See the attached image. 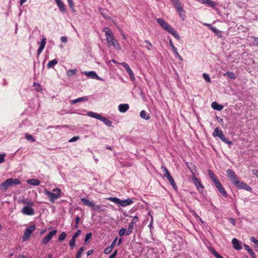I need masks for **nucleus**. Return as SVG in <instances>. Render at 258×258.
<instances>
[{
    "label": "nucleus",
    "instance_id": "f257e3e1",
    "mask_svg": "<svg viewBox=\"0 0 258 258\" xmlns=\"http://www.w3.org/2000/svg\"><path fill=\"white\" fill-rule=\"evenodd\" d=\"M106 38V41L109 46H112L117 50H120L121 47L118 41L115 37L112 31L108 27H105L103 31Z\"/></svg>",
    "mask_w": 258,
    "mask_h": 258
},
{
    "label": "nucleus",
    "instance_id": "f03ea898",
    "mask_svg": "<svg viewBox=\"0 0 258 258\" xmlns=\"http://www.w3.org/2000/svg\"><path fill=\"white\" fill-rule=\"evenodd\" d=\"M208 174L210 179L213 181L214 185L218 189L219 192L222 195L223 197L224 198H226L227 197V194L223 186L221 183L220 181L217 178V176L215 175L214 172L212 171L211 170H208Z\"/></svg>",
    "mask_w": 258,
    "mask_h": 258
},
{
    "label": "nucleus",
    "instance_id": "7ed1b4c3",
    "mask_svg": "<svg viewBox=\"0 0 258 258\" xmlns=\"http://www.w3.org/2000/svg\"><path fill=\"white\" fill-rule=\"evenodd\" d=\"M158 24L165 31L172 34L177 40L180 39V37L178 33L168 23L162 18H158L157 19Z\"/></svg>",
    "mask_w": 258,
    "mask_h": 258
},
{
    "label": "nucleus",
    "instance_id": "20e7f679",
    "mask_svg": "<svg viewBox=\"0 0 258 258\" xmlns=\"http://www.w3.org/2000/svg\"><path fill=\"white\" fill-rule=\"evenodd\" d=\"M44 194L48 197L49 201L51 203H54L56 200L61 197L63 194L58 188H53L51 191L45 189Z\"/></svg>",
    "mask_w": 258,
    "mask_h": 258
},
{
    "label": "nucleus",
    "instance_id": "39448f33",
    "mask_svg": "<svg viewBox=\"0 0 258 258\" xmlns=\"http://www.w3.org/2000/svg\"><path fill=\"white\" fill-rule=\"evenodd\" d=\"M21 181L19 179L10 178L0 184V189L2 191H6L9 187L20 184Z\"/></svg>",
    "mask_w": 258,
    "mask_h": 258
},
{
    "label": "nucleus",
    "instance_id": "423d86ee",
    "mask_svg": "<svg viewBox=\"0 0 258 258\" xmlns=\"http://www.w3.org/2000/svg\"><path fill=\"white\" fill-rule=\"evenodd\" d=\"M212 136L214 137H219L221 141L228 144L229 146H230L233 144L232 141H230L228 138L225 137L222 131L219 128V127L215 128L212 133Z\"/></svg>",
    "mask_w": 258,
    "mask_h": 258
},
{
    "label": "nucleus",
    "instance_id": "0eeeda50",
    "mask_svg": "<svg viewBox=\"0 0 258 258\" xmlns=\"http://www.w3.org/2000/svg\"><path fill=\"white\" fill-rule=\"evenodd\" d=\"M87 115L90 117H92L97 119L101 120L103 123L107 125L108 126H111L112 125V121L109 120L107 118L102 116L101 115L93 112H88L87 113Z\"/></svg>",
    "mask_w": 258,
    "mask_h": 258
},
{
    "label": "nucleus",
    "instance_id": "6e6552de",
    "mask_svg": "<svg viewBox=\"0 0 258 258\" xmlns=\"http://www.w3.org/2000/svg\"><path fill=\"white\" fill-rule=\"evenodd\" d=\"M56 230H53L49 232V233L41 240V244L42 245L47 244L51 240L53 236L56 234Z\"/></svg>",
    "mask_w": 258,
    "mask_h": 258
},
{
    "label": "nucleus",
    "instance_id": "1a4fd4ad",
    "mask_svg": "<svg viewBox=\"0 0 258 258\" xmlns=\"http://www.w3.org/2000/svg\"><path fill=\"white\" fill-rule=\"evenodd\" d=\"M35 229L36 226L35 225H32L27 227L23 236V240L25 241L30 237L32 233L35 231Z\"/></svg>",
    "mask_w": 258,
    "mask_h": 258
},
{
    "label": "nucleus",
    "instance_id": "9d476101",
    "mask_svg": "<svg viewBox=\"0 0 258 258\" xmlns=\"http://www.w3.org/2000/svg\"><path fill=\"white\" fill-rule=\"evenodd\" d=\"M227 176L232 184L237 183L238 178L235 173L232 169H228L227 171Z\"/></svg>",
    "mask_w": 258,
    "mask_h": 258
},
{
    "label": "nucleus",
    "instance_id": "9b49d317",
    "mask_svg": "<svg viewBox=\"0 0 258 258\" xmlns=\"http://www.w3.org/2000/svg\"><path fill=\"white\" fill-rule=\"evenodd\" d=\"M33 206H25L21 210V212L26 215L32 216L35 213L34 209L33 208Z\"/></svg>",
    "mask_w": 258,
    "mask_h": 258
},
{
    "label": "nucleus",
    "instance_id": "f8f14e48",
    "mask_svg": "<svg viewBox=\"0 0 258 258\" xmlns=\"http://www.w3.org/2000/svg\"><path fill=\"white\" fill-rule=\"evenodd\" d=\"M192 180L198 190L200 192H202L204 186L202 184L201 181L195 177L192 178Z\"/></svg>",
    "mask_w": 258,
    "mask_h": 258
},
{
    "label": "nucleus",
    "instance_id": "ddd939ff",
    "mask_svg": "<svg viewBox=\"0 0 258 258\" xmlns=\"http://www.w3.org/2000/svg\"><path fill=\"white\" fill-rule=\"evenodd\" d=\"M60 12L64 13L66 11L64 4L61 0H54Z\"/></svg>",
    "mask_w": 258,
    "mask_h": 258
},
{
    "label": "nucleus",
    "instance_id": "4468645a",
    "mask_svg": "<svg viewBox=\"0 0 258 258\" xmlns=\"http://www.w3.org/2000/svg\"><path fill=\"white\" fill-rule=\"evenodd\" d=\"M237 183H234V185L236 186L237 187L241 189H246L247 190H251L250 187L248 186L247 184L243 182H240L238 180Z\"/></svg>",
    "mask_w": 258,
    "mask_h": 258
},
{
    "label": "nucleus",
    "instance_id": "2eb2a0df",
    "mask_svg": "<svg viewBox=\"0 0 258 258\" xmlns=\"http://www.w3.org/2000/svg\"><path fill=\"white\" fill-rule=\"evenodd\" d=\"M46 43V38L44 37L42 39L40 43V46L37 51V53L39 55L43 50Z\"/></svg>",
    "mask_w": 258,
    "mask_h": 258
},
{
    "label": "nucleus",
    "instance_id": "dca6fc26",
    "mask_svg": "<svg viewBox=\"0 0 258 258\" xmlns=\"http://www.w3.org/2000/svg\"><path fill=\"white\" fill-rule=\"evenodd\" d=\"M232 243L233 244V247L235 249L240 250L242 249V246L239 241L236 238H233L232 240Z\"/></svg>",
    "mask_w": 258,
    "mask_h": 258
},
{
    "label": "nucleus",
    "instance_id": "f3484780",
    "mask_svg": "<svg viewBox=\"0 0 258 258\" xmlns=\"http://www.w3.org/2000/svg\"><path fill=\"white\" fill-rule=\"evenodd\" d=\"M175 9L177 11V12L178 13V14L180 16V17L181 18L182 20L183 21L184 20L185 17V12L183 10V6H182L180 7H178V8H177Z\"/></svg>",
    "mask_w": 258,
    "mask_h": 258
},
{
    "label": "nucleus",
    "instance_id": "a211bd4d",
    "mask_svg": "<svg viewBox=\"0 0 258 258\" xmlns=\"http://www.w3.org/2000/svg\"><path fill=\"white\" fill-rule=\"evenodd\" d=\"M84 74L89 78L99 79V77L94 71L84 72Z\"/></svg>",
    "mask_w": 258,
    "mask_h": 258
},
{
    "label": "nucleus",
    "instance_id": "6ab92c4d",
    "mask_svg": "<svg viewBox=\"0 0 258 258\" xmlns=\"http://www.w3.org/2000/svg\"><path fill=\"white\" fill-rule=\"evenodd\" d=\"M133 201L131 199H127L124 200H120L119 205L122 207H125L132 204Z\"/></svg>",
    "mask_w": 258,
    "mask_h": 258
},
{
    "label": "nucleus",
    "instance_id": "aec40b11",
    "mask_svg": "<svg viewBox=\"0 0 258 258\" xmlns=\"http://www.w3.org/2000/svg\"><path fill=\"white\" fill-rule=\"evenodd\" d=\"M212 107L216 110L221 111L223 109L224 106L222 105L219 104L216 102H213L211 104Z\"/></svg>",
    "mask_w": 258,
    "mask_h": 258
},
{
    "label": "nucleus",
    "instance_id": "412c9836",
    "mask_svg": "<svg viewBox=\"0 0 258 258\" xmlns=\"http://www.w3.org/2000/svg\"><path fill=\"white\" fill-rule=\"evenodd\" d=\"M19 203L26 205V206H34V202L28 199H23L21 200H19Z\"/></svg>",
    "mask_w": 258,
    "mask_h": 258
},
{
    "label": "nucleus",
    "instance_id": "4be33fe9",
    "mask_svg": "<svg viewBox=\"0 0 258 258\" xmlns=\"http://www.w3.org/2000/svg\"><path fill=\"white\" fill-rule=\"evenodd\" d=\"M129 109L127 104H121L118 106V110L121 112H125Z\"/></svg>",
    "mask_w": 258,
    "mask_h": 258
},
{
    "label": "nucleus",
    "instance_id": "5701e85b",
    "mask_svg": "<svg viewBox=\"0 0 258 258\" xmlns=\"http://www.w3.org/2000/svg\"><path fill=\"white\" fill-rule=\"evenodd\" d=\"M161 169L162 170V172L163 173V177L168 178L171 176L169 171L165 166L163 165L161 166Z\"/></svg>",
    "mask_w": 258,
    "mask_h": 258
},
{
    "label": "nucleus",
    "instance_id": "b1692460",
    "mask_svg": "<svg viewBox=\"0 0 258 258\" xmlns=\"http://www.w3.org/2000/svg\"><path fill=\"white\" fill-rule=\"evenodd\" d=\"M88 100V97L87 96H83L82 97H80L76 99H74L71 101V104H74L78 102L86 101Z\"/></svg>",
    "mask_w": 258,
    "mask_h": 258
},
{
    "label": "nucleus",
    "instance_id": "393cba45",
    "mask_svg": "<svg viewBox=\"0 0 258 258\" xmlns=\"http://www.w3.org/2000/svg\"><path fill=\"white\" fill-rule=\"evenodd\" d=\"M244 247L248 251L250 255L252 258H256L255 253L253 251L252 249L248 245L244 244Z\"/></svg>",
    "mask_w": 258,
    "mask_h": 258
},
{
    "label": "nucleus",
    "instance_id": "a878e982",
    "mask_svg": "<svg viewBox=\"0 0 258 258\" xmlns=\"http://www.w3.org/2000/svg\"><path fill=\"white\" fill-rule=\"evenodd\" d=\"M81 201L85 205L88 207L92 208V206H94V203L93 202L90 201L89 200L85 198H81Z\"/></svg>",
    "mask_w": 258,
    "mask_h": 258
},
{
    "label": "nucleus",
    "instance_id": "bb28decb",
    "mask_svg": "<svg viewBox=\"0 0 258 258\" xmlns=\"http://www.w3.org/2000/svg\"><path fill=\"white\" fill-rule=\"evenodd\" d=\"M27 182L29 184L35 185V186L39 185L40 183V181L38 179H33V178L29 179L27 181Z\"/></svg>",
    "mask_w": 258,
    "mask_h": 258
},
{
    "label": "nucleus",
    "instance_id": "cd10ccee",
    "mask_svg": "<svg viewBox=\"0 0 258 258\" xmlns=\"http://www.w3.org/2000/svg\"><path fill=\"white\" fill-rule=\"evenodd\" d=\"M141 118L146 120H148L150 118V116L149 114H147L146 111L144 110H142L140 113Z\"/></svg>",
    "mask_w": 258,
    "mask_h": 258
},
{
    "label": "nucleus",
    "instance_id": "c85d7f7f",
    "mask_svg": "<svg viewBox=\"0 0 258 258\" xmlns=\"http://www.w3.org/2000/svg\"><path fill=\"white\" fill-rule=\"evenodd\" d=\"M167 179L168 180V181L170 183L171 185L173 187L174 189H175V190H177L178 189V187H177V186L176 184V183L175 182L173 178V177L172 176H171V177L167 178Z\"/></svg>",
    "mask_w": 258,
    "mask_h": 258
},
{
    "label": "nucleus",
    "instance_id": "c756f323",
    "mask_svg": "<svg viewBox=\"0 0 258 258\" xmlns=\"http://www.w3.org/2000/svg\"><path fill=\"white\" fill-rule=\"evenodd\" d=\"M167 179L168 180V181L170 183L171 185L173 187L174 189H175V190H177L178 189V187H177V186L176 184V183L175 182L173 178V177L172 176H171V177L167 178Z\"/></svg>",
    "mask_w": 258,
    "mask_h": 258
},
{
    "label": "nucleus",
    "instance_id": "7c9ffc66",
    "mask_svg": "<svg viewBox=\"0 0 258 258\" xmlns=\"http://www.w3.org/2000/svg\"><path fill=\"white\" fill-rule=\"evenodd\" d=\"M58 63V60L57 59H54L51 61H50L47 64V68L48 69H50L52 68L55 64Z\"/></svg>",
    "mask_w": 258,
    "mask_h": 258
},
{
    "label": "nucleus",
    "instance_id": "2f4dec72",
    "mask_svg": "<svg viewBox=\"0 0 258 258\" xmlns=\"http://www.w3.org/2000/svg\"><path fill=\"white\" fill-rule=\"evenodd\" d=\"M134 225L135 224L132 222L129 223L128 227L126 232V235H129L132 233Z\"/></svg>",
    "mask_w": 258,
    "mask_h": 258
},
{
    "label": "nucleus",
    "instance_id": "473e14b6",
    "mask_svg": "<svg viewBox=\"0 0 258 258\" xmlns=\"http://www.w3.org/2000/svg\"><path fill=\"white\" fill-rule=\"evenodd\" d=\"M174 7L176 9L178 7L183 6L179 0H170Z\"/></svg>",
    "mask_w": 258,
    "mask_h": 258
},
{
    "label": "nucleus",
    "instance_id": "72a5a7b5",
    "mask_svg": "<svg viewBox=\"0 0 258 258\" xmlns=\"http://www.w3.org/2000/svg\"><path fill=\"white\" fill-rule=\"evenodd\" d=\"M77 72V70L76 69H71L67 71V75L68 77H72L75 74H76Z\"/></svg>",
    "mask_w": 258,
    "mask_h": 258
},
{
    "label": "nucleus",
    "instance_id": "f704fd0d",
    "mask_svg": "<svg viewBox=\"0 0 258 258\" xmlns=\"http://www.w3.org/2000/svg\"><path fill=\"white\" fill-rule=\"evenodd\" d=\"M85 249V246H81L77 253L76 258H81L82 253L83 252Z\"/></svg>",
    "mask_w": 258,
    "mask_h": 258
},
{
    "label": "nucleus",
    "instance_id": "c9c22d12",
    "mask_svg": "<svg viewBox=\"0 0 258 258\" xmlns=\"http://www.w3.org/2000/svg\"><path fill=\"white\" fill-rule=\"evenodd\" d=\"M67 234L65 232H62L61 233V234L59 235V236L58 237V241L59 242L63 241L66 238Z\"/></svg>",
    "mask_w": 258,
    "mask_h": 258
},
{
    "label": "nucleus",
    "instance_id": "e433bc0d",
    "mask_svg": "<svg viewBox=\"0 0 258 258\" xmlns=\"http://www.w3.org/2000/svg\"><path fill=\"white\" fill-rule=\"evenodd\" d=\"M128 74L130 76V79L132 81H134L135 80V77L134 76V74L131 69L130 68L128 70L126 71Z\"/></svg>",
    "mask_w": 258,
    "mask_h": 258
},
{
    "label": "nucleus",
    "instance_id": "4c0bfd02",
    "mask_svg": "<svg viewBox=\"0 0 258 258\" xmlns=\"http://www.w3.org/2000/svg\"><path fill=\"white\" fill-rule=\"evenodd\" d=\"M67 1H68L69 6L70 9L72 10V11L73 12H75L76 11V10L75 9V5L73 2V0H67Z\"/></svg>",
    "mask_w": 258,
    "mask_h": 258
},
{
    "label": "nucleus",
    "instance_id": "58836bf2",
    "mask_svg": "<svg viewBox=\"0 0 258 258\" xmlns=\"http://www.w3.org/2000/svg\"><path fill=\"white\" fill-rule=\"evenodd\" d=\"M92 209L94 211H99V212H101L104 210L103 209H101V206L96 205L94 203V206H92Z\"/></svg>",
    "mask_w": 258,
    "mask_h": 258
},
{
    "label": "nucleus",
    "instance_id": "ea45409f",
    "mask_svg": "<svg viewBox=\"0 0 258 258\" xmlns=\"http://www.w3.org/2000/svg\"><path fill=\"white\" fill-rule=\"evenodd\" d=\"M25 138L28 140L31 141V142H34L35 141V139L34 137L30 134H29L28 133L25 134Z\"/></svg>",
    "mask_w": 258,
    "mask_h": 258
},
{
    "label": "nucleus",
    "instance_id": "a19ab883",
    "mask_svg": "<svg viewBox=\"0 0 258 258\" xmlns=\"http://www.w3.org/2000/svg\"><path fill=\"white\" fill-rule=\"evenodd\" d=\"M211 253L216 257V258H224L222 256L220 255L214 248H212L210 250Z\"/></svg>",
    "mask_w": 258,
    "mask_h": 258
},
{
    "label": "nucleus",
    "instance_id": "79ce46f5",
    "mask_svg": "<svg viewBox=\"0 0 258 258\" xmlns=\"http://www.w3.org/2000/svg\"><path fill=\"white\" fill-rule=\"evenodd\" d=\"M224 75H227L229 78L232 79H235V75L233 72H227L226 74Z\"/></svg>",
    "mask_w": 258,
    "mask_h": 258
},
{
    "label": "nucleus",
    "instance_id": "37998d69",
    "mask_svg": "<svg viewBox=\"0 0 258 258\" xmlns=\"http://www.w3.org/2000/svg\"><path fill=\"white\" fill-rule=\"evenodd\" d=\"M33 86L35 88V90L37 91L40 92V91H42V88H41V86L39 84H38V83H35V82L34 83Z\"/></svg>",
    "mask_w": 258,
    "mask_h": 258
},
{
    "label": "nucleus",
    "instance_id": "c03bdc74",
    "mask_svg": "<svg viewBox=\"0 0 258 258\" xmlns=\"http://www.w3.org/2000/svg\"><path fill=\"white\" fill-rule=\"evenodd\" d=\"M69 245L73 249L76 245V240L72 238L69 242Z\"/></svg>",
    "mask_w": 258,
    "mask_h": 258
},
{
    "label": "nucleus",
    "instance_id": "a18cd8bd",
    "mask_svg": "<svg viewBox=\"0 0 258 258\" xmlns=\"http://www.w3.org/2000/svg\"><path fill=\"white\" fill-rule=\"evenodd\" d=\"M207 5H208L209 6H210L212 8H214L215 6H216V3L211 0H208V2H207Z\"/></svg>",
    "mask_w": 258,
    "mask_h": 258
},
{
    "label": "nucleus",
    "instance_id": "49530a36",
    "mask_svg": "<svg viewBox=\"0 0 258 258\" xmlns=\"http://www.w3.org/2000/svg\"><path fill=\"white\" fill-rule=\"evenodd\" d=\"M109 200H110L111 202H114V203H117L118 205H119L120 199H119L117 198L114 197V198H110Z\"/></svg>",
    "mask_w": 258,
    "mask_h": 258
},
{
    "label": "nucleus",
    "instance_id": "de8ad7c7",
    "mask_svg": "<svg viewBox=\"0 0 258 258\" xmlns=\"http://www.w3.org/2000/svg\"><path fill=\"white\" fill-rule=\"evenodd\" d=\"M126 229L123 228H121L119 231V232H118V234L120 236H122L124 235L125 233H126Z\"/></svg>",
    "mask_w": 258,
    "mask_h": 258
},
{
    "label": "nucleus",
    "instance_id": "09e8293b",
    "mask_svg": "<svg viewBox=\"0 0 258 258\" xmlns=\"http://www.w3.org/2000/svg\"><path fill=\"white\" fill-rule=\"evenodd\" d=\"M81 233V230H78L72 236V238L76 240V238Z\"/></svg>",
    "mask_w": 258,
    "mask_h": 258
},
{
    "label": "nucleus",
    "instance_id": "8fccbe9b",
    "mask_svg": "<svg viewBox=\"0 0 258 258\" xmlns=\"http://www.w3.org/2000/svg\"><path fill=\"white\" fill-rule=\"evenodd\" d=\"M145 42L148 45V46L147 47V49L148 50H150L151 49V48L153 47V45L152 44V43L150 42V41L147 40H145Z\"/></svg>",
    "mask_w": 258,
    "mask_h": 258
},
{
    "label": "nucleus",
    "instance_id": "3c124183",
    "mask_svg": "<svg viewBox=\"0 0 258 258\" xmlns=\"http://www.w3.org/2000/svg\"><path fill=\"white\" fill-rule=\"evenodd\" d=\"M203 78H204V79L206 80V81H207L208 82H211V79H210V78L209 75L205 73L203 75Z\"/></svg>",
    "mask_w": 258,
    "mask_h": 258
},
{
    "label": "nucleus",
    "instance_id": "603ef678",
    "mask_svg": "<svg viewBox=\"0 0 258 258\" xmlns=\"http://www.w3.org/2000/svg\"><path fill=\"white\" fill-rule=\"evenodd\" d=\"M112 250V248L111 246L106 247L104 250V252L105 254H108Z\"/></svg>",
    "mask_w": 258,
    "mask_h": 258
},
{
    "label": "nucleus",
    "instance_id": "864d4df0",
    "mask_svg": "<svg viewBox=\"0 0 258 258\" xmlns=\"http://www.w3.org/2000/svg\"><path fill=\"white\" fill-rule=\"evenodd\" d=\"M92 235V234L91 232L87 233L85 238V241L87 242V241L91 238Z\"/></svg>",
    "mask_w": 258,
    "mask_h": 258
},
{
    "label": "nucleus",
    "instance_id": "5fc2aeb1",
    "mask_svg": "<svg viewBox=\"0 0 258 258\" xmlns=\"http://www.w3.org/2000/svg\"><path fill=\"white\" fill-rule=\"evenodd\" d=\"M80 217L79 216H77L75 218V221H76V225H75V228H78L79 227V223L80 221Z\"/></svg>",
    "mask_w": 258,
    "mask_h": 258
},
{
    "label": "nucleus",
    "instance_id": "6e6d98bb",
    "mask_svg": "<svg viewBox=\"0 0 258 258\" xmlns=\"http://www.w3.org/2000/svg\"><path fill=\"white\" fill-rule=\"evenodd\" d=\"M120 64L125 68L126 71H127V70H128V69H130V67L128 66V64L127 63L125 62H122Z\"/></svg>",
    "mask_w": 258,
    "mask_h": 258
},
{
    "label": "nucleus",
    "instance_id": "4d7b16f0",
    "mask_svg": "<svg viewBox=\"0 0 258 258\" xmlns=\"http://www.w3.org/2000/svg\"><path fill=\"white\" fill-rule=\"evenodd\" d=\"M138 221H139V218L137 216H136L134 217L131 222L134 223V224H136V223L137 222H138Z\"/></svg>",
    "mask_w": 258,
    "mask_h": 258
},
{
    "label": "nucleus",
    "instance_id": "13d9d810",
    "mask_svg": "<svg viewBox=\"0 0 258 258\" xmlns=\"http://www.w3.org/2000/svg\"><path fill=\"white\" fill-rule=\"evenodd\" d=\"M5 155L6 154H0V163H3L5 161Z\"/></svg>",
    "mask_w": 258,
    "mask_h": 258
},
{
    "label": "nucleus",
    "instance_id": "bf43d9fd",
    "mask_svg": "<svg viewBox=\"0 0 258 258\" xmlns=\"http://www.w3.org/2000/svg\"><path fill=\"white\" fill-rule=\"evenodd\" d=\"M79 139V137H78V136L77 137H74L73 138H71L69 141V142H73L77 141Z\"/></svg>",
    "mask_w": 258,
    "mask_h": 258
},
{
    "label": "nucleus",
    "instance_id": "052dcab7",
    "mask_svg": "<svg viewBox=\"0 0 258 258\" xmlns=\"http://www.w3.org/2000/svg\"><path fill=\"white\" fill-rule=\"evenodd\" d=\"M250 241L258 245V240L254 237H251L250 239Z\"/></svg>",
    "mask_w": 258,
    "mask_h": 258
},
{
    "label": "nucleus",
    "instance_id": "680f3d73",
    "mask_svg": "<svg viewBox=\"0 0 258 258\" xmlns=\"http://www.w3.org/2000/svg\"><path fill=\"white\" fill-rule=\"evenodd\" d=\"M61 41L63 43H67L68 39L66 36H62L60 38Z\"/></svg>",
    "mask_w": 258,
    "mask_h": 258
},
{
    "label": "nucleus",
    "instance_id": "e2e57ef3",
    "mask_svg": "<svg viewBox=\"0 0 258 258\" xmlns=\"http://www.w3.org/2000/svg\"><path fill=\"white\" fill-rule=\"evenodd\" d=\"M117 240V237H116V238L114 239V240L113 241V242H112V243H111V244L110 246H111L112 248L115 246V244H116V242Z\"/></svg>",
    "mask_w": 258,
    "mask_h": 258
},
{
    "label": "nucleus",
    "instance_id": "0e129e2a",
    "mask_svg": "<svg viewBox=\"0 0 258 258\" xmlns=\"http://www.w3.org/2000/svg\"><path fill=\"white\" fill-rule=\"evenodd\" d=\"M252 172L253 174L255 175L257 177H258V170L256 169H253L252 170Z\"/></svg>",
    "mask_w": 258,
    "mask_h": 258
},
{
    "label": "nucleus",
    "instance_id": "69168bd1",
    "mask_svg": "<svg viewBox=\"0 0 258 258\" xmlns=\"http://www.w3.org/2000/svg\"><path fill=\"white\" fill-rule=\"evenodd\" d=\"M230 223L234 226H235V220H234V219L231 218L230 219Z\"/></svg>",
    "mask_w": 258,
    "mask_h": 258
},
{
    "label": "nucleus",
    "instance_id": "338daca9",
    "mask_svg": "<svg viewBox=\"0 0 258 258\" xmlns=\"http://www.w3.org/2000/svg\"><path fill=\"white\" fill-rule=\"evenodd\" d=\"M210 29L214 33H217V32L216 28L213 26H211Z\"/></svg>",
    "mask_w": 258,
    "mask_h": 258
},
{
    "label": "nucleus",
    "instance_id": "774afa93",
    "mask_svg": "<svg viewBox=\"0 0 258 258\" xmlns=\"http://www.w3.org/2000/svg\"><path fill=\"white\" fill-rule=\"evenodd\" d=\"M255 45L258 46V37H254Z\"/></svg>",
    "mask_w": 258,
    "mask_h": 258
}]
</instances>
